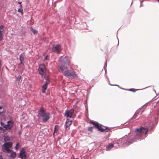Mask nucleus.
<instances>
[{
    "label": "nucleus",
    "instance_id": "f257e3e1",
    "mask_svg": "<svg viewBox=\"0 0 159 159\" xmlns=\"http://www.w3.org/2000/svg\"><path fill=\"white\" fill-rule=\"evenodd\" d=\"M70 63V59L68 57H61L59 59L58 70L63 75L72 79L76 78L77 75L75 72L73 70H68Z\"/></svg>",
    "mask_w": 159,
    "mask_h": 159
},
{
    "label": "nucleus",
    "instance_id": "f03ea898",
    "mask_svg": "<svg viewBox=\"0 0 159 159\" xmlns=\"http://www.w3.org/2000/svg\"><path fill=\"white\" fill-rule=\"evenodd\" d=\"M135 132L136 134L134 137L128 138L127 140L124 141L125 143L129 145L135 142L137 139H139L141 137L146 135L148 132V130L146 128L140 127L139 129H136Z\"/></svg>",
    "mask_w": 159,
    "mask_h": 159
},
{
    "label": "nucleus",
    "instance_id": "7ed1b4c3",
    "mask_svg": "<svg viewBox=\"0 0 159 159\" xmlns=\"http://www.w3.org/2000/svg\"><path fill=\"white\" fill-rule=\"evenodd\" d=\"M50 113L46 112L45 109L41 107L38 111V116L39 117H42L43 122H46L50 118Z\"/></svg>",
    "mask_w": 159,
    "mask_h": 159
},
{
    "label": "nucleus",
    "instance_id": "20e7f679",
    "mask_svg": "<svg viewBox=\"0 0 159 159\" xmlns=\"http://www.w3.org/2000/svg\"><path fill=\"white\" fill-rule=\"evenodd\" d=\"M90 122L93 125L94 127L101 132H108L111 130V129L108 127L104 126V128H102V125L99 124L97 122L90 121Z\"/></svg>",
    "mask_w": 159,
    "mask_h": 159
},
{
    "label": "nucleus",
    "instance_id": "39448f33",
    "mask_svg": "<svg viewBox=\"0 0 159 159\" xmlns=\"http://www.w3.org/2000/svg\"><path fill=\"white\" fill-rule=\"evenodd\" d=\"M1 126L0 127V132L4 133L6 130L11 129L13 126V123L11 121H9L7 122V124L5 125L4 123L1 122Z\"/></svg>",
    "mask_w": 159,
    "mask_h": 159
},
{
    "label": "nucleus",
    "instance_id": "423d86ee",
    "mask_svg": "<svg viewBox=\"0 0 159 159\" xmlns=\"http://www.w3.org/2000/svg\"><path fill=\"white\" fill-rule=\"evenodd\" d=\"M38 70L39 73L42 76L45 75L46 70L44 65L43 64L40 65L38 69Z\"/></svg>",
    "mask_w": 159,
    "mask_h": 159
},
{
    "label": "nucleus",
    "instance_id": "0eeeda50",
    "mask_svg": "<svg viewBox=\"0 0 159 159\" xmlns=\"http://www.w3.org/2000/svg\"><path fill=\"white\" fill-rule=\"evenodd\" d=\"M61 49L62 48L61 46L57 44L53 46L52 50L53 52L59 53L60 52Z\"/></svg>",
    "mask_w": 159,
    "mask_h": 159
},
{
    "label": "nucleus",
    "instance_id": "6e6552de",
    "mask_svg": "<svg viewBox=\"0 0 159 159\" xmlns=\"http://www.w3.org/2000/svg\"><path fill=\"white\" fill-rule=\"evenodd\" d=\"M26 151L24 148H22L20 151L19 157L21 159H26Z\"/></svg>",
    "mask_w": 159,
    "mask_h": 159
},
{
    "label": "nucleus",
    "instance_id": "1a4fd4ad",
    "mask_svg": "<svg viewBox=\"0 0 159 159\" xmlns=\"http://www.w3.org/2000/svg\"><path fill=\"white\" fill-rule=\"evenodd\" d=\"M74 112V110L73 109H72L69 111H66L65 113V116L67 117H69L70 118H71Z\"/></svg>",
    "mask_w": 159,
    "mask_h": 159
},
{
    "label": "nucleus",
    "instance_id": "9d476101",
    "mask_svg": "<svg viewBox=\"0 0 159 159\" xmlns=\"http://www.w3.org/2000/svg\"><path fill=\"white\" fill-rule=\"evenodd\" d=\"M5 113L3 105L1 102H0V115L3 116H4Z\"/></svg>",
    "mask_w": 159,
    "mask_h": 159
},
{
    "label": "nucleus",
    "instance_id": "9b49d317",
    "mask_svg": "<svg viewBox=\"0 0 159 159\" xmlns=\"http://www.w3.org/2000/svg\"><path fill=\"white\" fill-rule=\"evenodd\" d=\"M7 145L5 143L3 145V150L4 152L10 153L11 152V150L7 146Z\"/></svg>",
    "mask_w": 159,
    "mask_h": 159
},
{
    "label": "nucleus",
    "instance_id": "f8f14e48",
    "mask_svg": "<svg viewBox=\"0 0 159 159\" xmlns=\"http://www.w3.org/2000/svg\"><path fill=\"white\" fill-rule=\"evenodd\" d=\"M72 123V121L68 119H67L65 124V129L66 130H67L69 129V127Z\"/></svg>",
    "mask_w": 159,
    "mask_h": 159
},
{
    "label": "nucleus",
    "instance_id": "ddd939ff",
    "mask_svg": "<svg viewBox=\"0 0 159 159\" xmlns=\"http://www.w3.org/2000/svg\"><path fill=\"white\" fill-rule=\"evenodd\" d=\"M3 26L2 25L0 26V41H1L3 38L2 35H3L2 33L4 31Z\"/></svg>",
    "mask_w": 159,
    "mask_h": 159
},
{
    "label": "nucleus",
    "instance_id": "4468645a",
    "mask_svg": "<svg viewBox=\"0 0 159 159\" xmlns=\"http://www.w3.org/2000/svg\"><path fill=\"white\" fill-rule=\"evenodd\" d=\"M24 56H25V54L24 53H21L19 59L20 61V63L21 64L22 63V61L24 60Z\"/></svg>",
    "mask_w": 159,
    "mask_h": 159
},
{
    "label": "nucleus",
    "instance_id": "2eb2a0df",
    "mask_svg": "<svg viewBox=\"0 0 159 159\" xmlns=\"http://www.w3.org/2000/svg\"><path fill=\"white\" fill-rule=\"evenodd\" d=\"M114 146V145L112 143H110L106 147V150H109L111 149Z\"/></svg>",
    "mask_w": 159,
    "mask_h": 159
},
{
    "label": "nucleus",
    "instance_id": "dca6fc26",
    "mask_svg": "<svg viewBox=\"0 0 159 159\" xmlns=\"http://www.w3.org/2000/svg\"><path fill=\"white\" fill-rule=\"evenodd\" d=\"M47 87V86L46 84H44L42 86V92L43 93H45V91L46 90Z\"/></svg>",
    "mask_w": 159,
    "mask_h": 159
},
{
    "label": "nucleus",
    "instance_id": "f3484780",
    "mask_svg": "<svg viewBox=\"0 0 159 159\" xmlns=\"http://www.w3.org/2000/svg\"><path fill=\"white\" fill-rule=\"evenodd\" d=\"M59 128V127L58 125H55V126L54 127V132L53 134L54 135L55 133H57L58 131Z\"/></svg>",
    "mask_w": 159,
    "mask_h": 159
},
{
    "label": "nucleus",
    "instance_id": "a211bd4d",
    "mask_svg": "<svg viewBox=\"0 0 159 159\" xmlns=\"http://www.w3.org/2000/svg\"><path fill=\"white\" fill-rule=\"evenodd\" d=\"M22 5H20V8L18 10V12H20L21 13V14L22 15L23 14V10L22 9Z\"/></svg>",
    "mask_w": 159,
    "mask_h": 159
},
{
    "label": "nucleus",
    "instance_id": "6ab92c4d",
    "mask_svg": "<svg viewBox=\"0 0 159 159\" xmlns=\"http://www.w3.org/2000/svg\"><path fill=\"white\" fill-rule=\"evenodd\" d=\"M16 153L15 152H11L10 155V157L11 158H15L16 157Z\"/></svg>",
    "mask_w": 159,
    "mask_h": 159
},
{
    "label": "nucleus",
    "instance_id": "aec40b11",
    "mask_svg": "<svg viewBox=\"0 0 159 159\" xmlns=\"http://www.w3.org/2000/svg\"><path fill=\"white\" fill-rule=\"evenodd\" d=\"M6 144H7V146L9 148H11L12 144L11 142H8V143H5Z\"/></svg>",
    "mask_w": 159,
    "mask_h": 159
},
{
    "label": "nucleus",
    "instance_id": "412c9836",
    "mask_svg": "<svg viewBox=\"0 0 159 159\" xmlns=\"http://www.w3.org/2000/svg\"><path fill=\"white\" fill-rule=\"evenodd\" d=\"M31 30L34 34H36L38 33V31L37 30L34 29L33 28H31Z\"/></svg>",
    "mask_w": 159,
    "mask_h": 159
},
{
    "label": "nucleus",
    "instance_id": "4be33fe9",
    "mask_svg": "<svg viewBox=\"0 0 159 159\" xmlns=\"http://www.w3.org/2000/svg\"><path fill=\"white\" fill-rule=\"evenodd\" d=\"M49 82L50 80L49 79L48 77H47L46 79V82L44 84H46V85L47 86V85L49 84Z\"/></svg>",
    "mask_w": 159,
    "mask_h": 159
},
{
    "label": "nucleus",
    "instance_id": "5701e85b",
    "mask_svg": "<svg viewBox=\"0 0 159 159\" xmlns=\"http://www.w3.org/2000/svg\"><path fill=\"white\" fill-rule=\"evenodd\" d=\"M20 146V144L19 143H17L16 144V146L15 147V149L17 150L18 149V148Z\"/></svg>",
    "mask_w": 159,
    "mask_h": 159
},
{
    "label": "nucleus",
    "instance_id": "b1692460",
    "mask_svg": "<svg viewBox=\"0 0 159 159\" xmlns=\"http://www.w3.org/2000/svg\"><path fill=\"white\" fill-rule=\"evenodd\" d=\"M93 129V127H91L88 128V130L89 131H92Z\"/></svg>",
    "mask_w": 159,
    "mask_h": 159
},
{
    "label": "nucleus",
    "instance_id": "393cba45",
    "mask_svg": "<svg viewBox=\"0 0 159 159\" xmlns=\"http://www.w3.org/2000/svg\"><path fill=\"white\" fill-rule=\"evenodd\" d=\"M20 75H19L18 77L17 78V80L19 82L20 80Z\"/></svg>",
    "mask_w": 159,
    "mask_h": 159
},
{
    "label": "nucleus",
    "instance_id": "a878e982",
    "mask_svg": "<svg viewBox=\"0 0 159 159\" xmlns=\"http://www.w3.org/2000/svg\"><path fill=\"white\" fill-rule=\"evenodd\" d=\"M129 90L131 91L134 92L135 91V89H129Z\"/></svg>",
    "mask_w": 159,
    "mask_h": 159
},
{
    "label": "nucleus",
    "instance_id": "bb28decb",
    "mask_svg": "<svg viewBox=\"0 0 159 159\" xmlns=\"http://www.w3.org/2000/svg\"><path fill=\"white\" fill-rule=\"evenodd\" d=\"M0 159H3L1 155H0Z\"/></svg>",
    "mask_w": 159,
    "mask_h": 159
},
{
    "label": "nucleus",
    "instance_id": "cd10ccee",
    "mask_svg": "<svg viewBox=\"0 0 159 159\" xmlns=\"http://www.w3.org/2000/svg\"><path fill=\"white\" fill-rule=\"evenodd\" d=\"M21 3H22V2H18V3L19 4H20V5H21Z\"/></svg>",
    "mask_w": 159,
    "mask_h": 159
},
{
    "label": "nucleus",
    "instance_id": "c85d7f7f",
    "mask_svg": "<svg viewBox=\"0 0 159 159\" xmlns=\"http://www.w3.org/2000/svg\"><path fill=\"white\" fill-rule=\"evenodd\" d=\"M47 56H46V57H45V59H47Z\"/></svg>",
    "mask_w": 159,
    "mask_h": 159
}]
</instances>
